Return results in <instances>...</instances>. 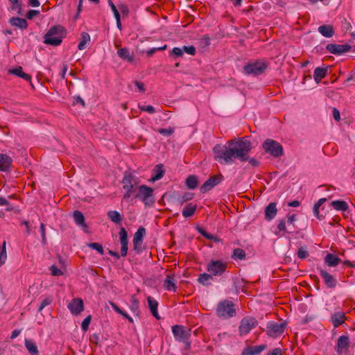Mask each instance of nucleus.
Wrapping results in <instances>:
<instances>
[{
	"instance_id": "f257e3e1",
	"label": "nucleus",
	"mask_w": 355,
	"mask_h": 355,
	"mask_svg": "<svg viewBox=\"0 0 355 355\" xmlns=\"http://www.w3.org/2000/svg\"><path fill=\"white\" fill-rule=\"evenodd\" d=\"M252 148L248 137H240L229 140L226 145L216 144L213 148L214 159L220 164H232L236 159L241 162L248 161L253 167L260 165V162L254 157L250 158L248 154Z\"/></svg>"
},
{
	"instance_id": "f03ea898",
	"label": "nucleus",
	"mask_w": 355,
	"mask_h": 355,
	"mask_svg": "<svg viewBox=\"0 0 355 355\" xmlns=\"http://www.w3.org/2000/svg\"><path fill=\"white\" fill-rule=\"evenodd\" d=\"M67 31L64 26L55 25L50 28L45 34L44 42L53 46L61 44L62 39L66 36Z\"/></svg>"
},
{
	"instance_id": "7ed1b4c3",
	"label": "nucleus",
	"mask_w": 355,
	"mask_h": 355,
	"mask_svg": "<svg viewBox=\"0 0 355 355\" xmlns=\"http://www.w3.org/2000/svg\"><path fill=\"white\" fill-rule=\"evenodd\" d=\"M121 182L123 189L125 190L123 199H128L131 194L135 192V187L138 184L139 180L132 172L125 171Z\"/></svg>"
},
{
	"instance_id": "20e7f679",
	"label": "nucleus",
	"mask_w": 355,
	"mask_h": 355,
	"mask_svg": "<svg viewBox=\"0 0 355 355\" xmlns=\"http://www.w3.org/2000/svg\"><path fill=\"white\" fill-rule=\"evenodd\" d=\"M236 311L234 304L225 300L218 303L216 308V315L223 319H229L236 315Z\"/></svg>"
},
{
	"instance_id": "39448f33",
	"label": "nucleus",
	"mask_w": 355,
	"mask_h": 355,
	"mask_svg": "<svg viewBox=\"0 0 355 355\" xmlns=\"http://www.w3.org/2000/svg\"><path fill=\"white\" fill-rule=\"evenodd\" d=\"M268 67V62L262 60H257L247 63L243 67V71L247 75L257 76L263 73Z\"/></svg>"
},
{
	"instance_id": "423d86ee",
	"label": "nucleus",
	"mask_w": 355,
	"mask_h": 355,
	"mask_svg": "<svg viewBox=\"0 0 355 355\" xmlns=\"http://www.w3.org/2000/svg\"><path fill=\"white\" fill-rule=\"evenodd\" d=\"M154 190L153 188L142 184L139 187V190L135 195V198L140 200L146 206H152L155 202Z\"/></svg>"
},
{
	"instance_id": "0eeeda50",
	"label": "nucleus",
	"mask_w": 355,
	"mask_h": 355,
	"mask_svg": "<svg viewBox=\"0 0 355 355\" xmlns=\"http://www.w3.org/2000/svg\"><path fill=\"white\" fill-rule=\"evenodd\" d=\"M297 220L296 214H288L287 219L282 218L279 220L277 230L274 232L275 235L281 236L280 232H283L284 233H293L294 232L295 225L294 222Z\"/></svg>"
},
{
	"instance_id": "6e6552de",
	"label": "nucleus",
	"mask_w": 355,
	"mask_h": 355,
	"mask_svg": "<svg viewBox=\"0 0 355 355\" xmlns=\"http://www.w3.org/2000/svg\"><path fill=\"white\" fill-rule=\"evenodd\" d=\"M262 147L266 153L274 157H280L284 155L282 146L277 141L267 139L262 144Z\"/></svg>"
},
{
	"instance_id": "1a4fd4ad",
	"label": "nucleus",
	"mask_w": 355,
	"mask_h": 355,
	"mask_svg": "<svg viewBox=\"0 0 355 355\" xmlns=\"http://www.w3.org/2000/svg\"><path fill=\"white\" fill-rule=\"evenodd\" d=\"M190 331V329H187L182 325L175 324L172 327V332L175 340L187 344L188 347L190 346V343L189 342L191 336Z\"/></svg>"
},
{
	"instance_id": "9d476101",
	"label": "nucleus",
	"mask_w": 355,
	"mask_h": 355,
	"mask_svg": "<svg viewBox=\"0 0 355 355\" xmlns=\"http://www.w3.org/2000/svg\"><path fill=\"white\" fill-rule=\"evenodd\" d=\"M286 327V324L284 322L270 321L266 325V334L270 337L276 338L284 333Z\"/></svg>"
},
{
	"instance_id": "9b49d317",
	"label": "nucleus",
	"mask_w": 355,
	"mask_h": 355,
	"mask_svg": "<svg viewBox=\"0 0 355 355\" xmlns=\"http://www.w3.org/2000/svg\"><path fill=\"white\" fill-rule=\"evenodd\" d=\"M227 267L226 263L221 260H211L207 266V270L213 276H220Z\"/></svg>"
},
{
	"instance_id": "f8f14e48",
	"label": "nucleus",
	"mask_w": 355,
	"mask_h": 355,
	"mask_svg": "<svg viewBox=\"0 0 355 355\" xmlns=\"http://www.w3.org/2000/svg\"><path fill=\"white\" fill-rule=\"evenodd\" d=\"M258 324L257 320L252 317L243 318L239 327V334L241 336L248 334L253 328Z\"/></svg>"
},
{
	"instance_id": "ddd939ff",
	"label": "nucleus",
	"mask_w": 355,
	"mask_h": 355,
	"mask_svg": "<svg viewBox=\"0 0 355 355\" xmlns=\"http://www.w3.org/2000/svg\"><path fill=\"white\" fill-rule=\"evenodd\" d=\"M223 180V176L221 174L213 175L207 179L205 183L200 187V190L201 193H205L210 191L215 186L218 185Z\"/></svg>"
},
{
	"instance_id": "4468645a",
	"label": "nucleus",
	"mask_w": 355,
	"mask_h": 355,
	"mask_svg": "<svg viewBox=\"0 0 355 355\" xmlns=\"http://www.w3.org/2000/svg\"><path fill=\"white\" fill-rule=\"evenodd\" d=\"M352 46L349 44H328L326 49L331 53L334 55H340L349 51Z\"/></svg>"
},
{
	"instance_id": "2eb2a0df",
	"label": "nucleus",
	"mask_w": 355,
	"mask_h": 355,
	"mask_svg": "<svg viewBox=\"0 0 355 355\" xmlns=\"http://www.w3.org/2000/svg\"><path fill=\"white\" fill-rule=\"evenodd\" d=\"M68 309L71 314L79 315L84 310V303L81 298H75L68 304Z\"/></svg>"
},
{
	"instance_id": "dca6fc26",
	"label": "nucleus",
	"mask_w": 355,
	"mask_h": 355,
	"mask_svg": "<svg viewBox=\"0 0 355 355\" xmlns=\"http://www.w3.org/2000/svg\"><path fill=\"white\" fill-rule=\"evenodd\" d=\"M266 345H259L256 346H247L244 348L241 355H259L266 349Z\"/></svg>"
},
{
	"instance_id": "f3484780",
	"label": "nucleus",
	"mask_w": 355,
	"mask_h": 355,
	"mask_svg": "<svg viewBox=\"0 0 355 355\" xmlns=\"http://www.w3.org/2000/svg\"><path fill=\"white\" fill-rule=\"evenodd\" d=\"M320 275L324 279L325 285L329 288H334L337 285V280L327 271L320 269Z\"/></svg>"
},
{
	"instance_id": "a211bd4d",
	"label": "nucleus",
	"mask_w": 355,
	"mask_h": 355,
	"mask_svg": "<svg viewBox=\"0 0 355 355\" xmlns=\"http://www.w3.org/2000/svg\"><path fill=\"white\" fill-rule=\"evenodd\" d=\"M349 346V338L347 336L343 335L340 336L337 340L336 351L338 354H341L344 350L348 349Z\"/></svg>"
},
{
	"instance_id": "6ab92c4d",
	"label": "nucleus",
	"mask_w": 355,
	"mask_h": 355,
	"mask_svg": "<svg viewBox=\"0 0 355 355\" xmlns=\"http://www.w3.org/2000/svg\"><path fill=\"white\" fill-rule=\"evenodd\" d=\"M12 163V158L6 154H0V170L9 171Z\"/></svg>"
},
{
	"instance_id": "aec40b11",
	"label": "nucleus",
	"mask_w": 355,
	"mask_h": 355,
	"mask_svg": "<svg viewBox=\"0 0 355 355\" xmlns=\"http://www.w3.org/2000/svg\"><path fill=\"white\" fill-rule=\"evenodd\" d=\"M73 218L76 223V224L82 227L84 230L88 228L86 223L85 218L83 214L79 210H75L73 212Z\"/></svg>"
},
{
	"instance_id": "412c9836",
	"label": "nucleus",
	"mask_w": 355,
	"mask_h": 355,
	"mask_svg": "<svg viewBox=\"0 0 355 355\" xmlns=\"http://www.w3.org/2000/svg\"><path fill=\"white\" fill-rule=\"evenodd\" d=\"M345 320L346 317L344 313L336 312L331 315L330 320L332 322L334 327L336 328L343 324Z\"/></svg>"
},
{
	"instance_id": "4be33fe9",
	"label": "nucleus",
	"mask_w": 355,
	"mask_h": 355,
	"mask_svg": "<svg viewBox=\"0 0 355 355\" xmlns=\"http://www.w3.org/2000/svg\"><path fill=\"white\" fill-rule=\"evenodd\" d=\"M277 213V209L276 207L275 202H270L266 207L265 209V218L267 220H271L276 216Z\"/></svg>"
},
{
	"instance_id": "5701e85b",
	"label": "nucleus",
	"mask_w": 355,
	"mask_h": 355,
	"mask_svg": "<svg viewBox=\"0 0 355 355\" xmlns=\"http://www.w3.org/2000/svg\"><path fill=\"white\" fill-rule=\"evenodd\" d=\"M9 23L11 26L18 27L21 29H26L28 27V22L24 18L12 17L9 19Z\"/></svg>"
},
{
	"instance_id": "b1692460",
	"label": "nucleus",
	"mask_w": 355,
	"mask_h": 355,
	"mask_svg": "<svg viewBox=\"0 0 355 355\" xmlns=\"http://www.w3.org/2000/svg\"><path fill=\"white\" fill-rule=\"evenodd\" d=\"M8 73L10 74L15 75L18 77H20L26 81L31 80V76L28 73H24L23 71L22 67L20 66L17 67L16 68H14L12 69H9Z\"/></svg>"
},
{
	"instance_id": "393cba45",
	"label": "nucleus",
	"mask_w": 355,
	"mask_h": 355,
	"mask_svg": "<svg viewBox=\"0 0 355 355\" xmlns=\"http://www.w3.org/2000/svg\"><path fill=\"white\" fill-rule=\"evenodd\" d=\"M318 32L325 37H331L335 33L333 26L329 24L319 26Z\"/></svg>"
},
{
	"instance_id": "a878e982",
	"label": "nucleus",
	"mask_w": 355,
	"mask_h": 355,
	"mask_svg": "<svg viewBox=\"0 0 355 355\" xmlns=\"http://www.w3.org/2000/svg\"><path fill=\"white\" fill-rule=\"evenodd\" d=\"M147 301H148V306H149V309L150 310L152 315L156 319H159L160 317L159 316L158 312H157L158 302H157V300L153 299L152 297L148 296L147 297Z\"/></svg>"
},
{
	"instance_id": "bb28decb",
	"label": "nucleus",
	"mask_w": 355,
	"mask_h": 355,
	"mask_svg": "<svg viewBox=\"0 0 355 355\" xmlns=\"http://www.w3.org/2000/svg\"><path fill=\"white\" fill-rule=\"evenodd\" d=\"M327 74V67H317L314 70L313 78L317 83L326 77Z\"/></svg>"
},
{
	"instance_id": "cd10ccee",
	"label": "nucleus",
	"mask_w": 355,
	"mask_h": 355,
	"mask_svg": "<svg viewBox=\"0 0 355 355\" xmlns=\"http://www.w3.org/2000/svg\"><path fill=\"white\" fill-rule=\"evenodd\" d=\"M164 287L167 291H173L176 292L177 286L175 283V279L173 275H168L164 282Z\"/></svg>"
},
{
	"instance_id": "c85d7f7f",
	"label": "nucleus",
	"mask_w": 355,
	"mask_h": 355,
	"mask_svg": "<svg viewBox=\"0 0 355 355\" xmlns=\"http://www.w3.org/2000/svg\"><path fill=\"white\" fill-rule=\"evenodd\" d=\"M340 261L339 257L331 253H328L324 257V262L331 267L336 266Z\"/></svg>"
},
{
	"instance_id": "c756f323",
	"label": "nucleus",
	"mask_w": 355,
	"mask_h": 355,
	"mask_svg": "<svg viewBox=\"0 0 355 355\" xmlns=\"http://www.w3.org/2000/svg\"><path fill=\"white\" fill-rule=\"evenodd\" d=\"M163 165L159 164L155 166V168L153 171V175L151 176L150 180L152 182H155L159 179H161L164 173V171L162 169Z\"/></svg>"
},
{
	"instance_id": "7c9ffc66",
	"label": "nucleus",
	"mask_w": 355,
	"mask_h": 355,
	"mask_svg": "<svg viewBox=\"0 0 355 355\" xmlns=\"http://www.w3.org/2000/svg\"><path fill=\"white\" fill-rule=\"evenodd\" d=\"M130 309L133 313V314L136 316H139L140 310H139V302L135 295H132Z\"/></svg>"
},
{
	"instance_id": "2f4dec72",
	"label": "nucleus",
	"mask_w": 355,
	"mask_h": 355,
	"mask_svg": "<svg viewBox=\"0 0 355 355\" xmlns=\"http://www.w3.org/2000/svg\"><path fill=\"white\" fill-rule=\"evenodd\" d=\"M327 200L325 198H320L313 206V214L319 220H322L324 218V214H320L319 209Z\"/></svg>"
},
{
	"instance_id": "473e14b6",
	"label": "nucleus",
	"mask_w": 355,
	"mask_h": 355,
	"mask_svg": "<svg viewBox=\"0 0 355 355\" xmlns=\"http://www.w3.org/2000/svg\"><path fill=\"white\" fill-rule=\"evenodd\" d=\"M24 345L31 355H39L37 347L33 341L28 339H25Z\"/></svg>"
},
{
	"instance_id": "72a5a7b5",
	"label": "nucleus",
	"mask_w": 355,
	"mask_h": 355,
	"mask_svg": "<svg viewBox=\"0 0 355 355\" xmlns=\"http://www.w3.org/2000/svg\"><path fill=\"white\" fill-rule=\"evenodd\" d=\"M197 209L196 205H193L192 203L188 204L182 210V216L184 218H189L192 216Z\"/></svg>"
},
{
	"instance_id": "f704fd0d",
	"label": "nucleus",
	"mask_w": 355,
	"mask_h": 355,
	"mask_svg": "<svg viewBox=\"0 0 355 355\" xmlns=\"http://www.w3.org/2000/svg\"><path fill=\"white\" fill-rule=\"evenodd\" d=\"M331 206H332L337 211H347L349 208L347 203L343 200H334L331 202Z\"/></svg>"
},
{
	"instance_id": "c9c22d12",
	"label": "nucleus",
	"mask_w": 355,
	"mask_h": 355,
	"mask_svg": "<svg viewBox=\"0 0 355 355\" xmlns=\"http://www.w3.org/2000/svg\"><path fill=\"white\" fill-rule=\"evenodd\" d=\"M117 54L121 59L127 60L129 62H132L133 60V57L130 55V51L128 48L124 47L119 49Z\"/></svg>"
},
{
	"instance_id": "e433bc0d",
	"label": "nucleus",
	"mask_w": 355,
	"mask_h": 355,
	"mask_svg": "<svg viewBox=\"0 0 355 355\" xmlns=\"http://www.w3.org/2000/svg\"><path fill=\"white\" fill-rule=\"evenodd\" d=\"M119 237L121 247H128V233L124 227H121L119 231Z\"/></svg>"
},
{
	"instance_id": "4c0bfd02",
	"label": "nucleus",
	"mask_w": 355,
	"mask_h": 355,
	"mask_svg": "<svg viewBox=\"0 0 355 355\" xmlns=\"http://www.w3.org/2000/svg\"><path fill=\"white\" fill-rule=\"evenodd\" d=\"M198 181L196 175H189L186 179V185L190 189H194L198 187Z\"/></svg>"
},
{
	"instance_id": "58836bf2",
	"label": "nucleus",
	"mask_w": 355,
	"mask_h": 355,
	"mask_svg": "<svg viewBox=\"0 0 355 355\" xmlns=\"http://www.w3.org/2000/svg\"><path fill=\"white\" fill-rule=\"evenodd\" d=\"M90 41V35L86 33L83 32L81 33L80 42L78 44V49L83 50L86 47V44Z\"/></svg>"
},
{
	"instance_id": "ea45409f",
	"label": "nucleus",
	"mask_w": 355,
	"mask_h": 355,
	"mask_svg": "<svg viewBox=\"0 0 355 355\" xmlns=\"http://www.w3.org/2000/svg\"><path fill=\"white\" fill-rule=\"evenodd\" d=\"M212 279V275L211 274L202 273L199 275L198 281L204 286H208L211 284L209 281Z\"/></svg>"
},
{
	"instance_id": "a19ab883",
	"label": "nucleus",
	"mask_w": 355,
	"mask_h": 355,
	"mask_svg": "<svg viewBox=\"0 0 355 355\" xmlns=\"http://www.w3.org/2000/svg\"><path fill=\"white\" fill-rule=\"evenodd\" d=\"M146 235V229L143 227H139L137 230V231L134 234L133 241H135V243H137V242H143V238Z\"/></svg>"
},
{
	"instance_id": "79ce46f5",
	"label": "nucleus",
	"mask_w": 355,
	"mask_h": 355,
	"mask_svg": "<svg viewBox=\"0 0 355 355\" xmlns=\"http://www.w3.org/2000/svg\"><path fill=\"white\" fill-rule=\"evenodd\" d=\"M108 218L115 223H120L122 220L121 214L116 211H110L107 213Z\"/></svg>"
},
{
	"instance_id": "37998d69",
	"label": "nucleus",
	"mask_w": 355,
	"mask_h": 355,
	"mask_svg": "<svg viewBox=\"0 0 355 355\" xmlns=\"http://www.w3.org/2000/svg\"><path fill=\"white\" fill-rule=\"evenodd\" d=\"M193 196L194 194L193 193L186 192L182 196L178 198V201L180 204L182 205L183 203L192 200Z\"/></svg>"
},
{
	"instance_id": "c03bdc74",
	"label": "nucleus",
	"mask_w": 355,
	"mask_h": 355,
	"mask_svg": "<svg viewBox=\"0 0 355 355\" xmlns=\"http://www.w3.org/2000/svg\"><path fill=\"white\" fill-rule=\"evenodd\" d=\"M245 255H246L245 252L243 249L236 248L233 251L232 257L242 260L245 258Z\"/></svg>"
},
{
	"instance_id": "a18cd8bd",
	"label": "nucleus",
	"mask_w": 355,
	"mask_h": 355,
	"mask_svg": "<svg viewBox=\"0 0 355 355\" xmlns=\"http://www.w3.org/2000/svg\"><path fill=\"white\" fill-rule=\"evenodd\" d=\"M197 230L205 238L211 241H217V238L216 236L206 232L202 227H198Z\"/></svg>"
},
{
	"instance_id": "49530a36",
	"label": "nucleus",
	"mask_w": 355,
	"mask_h": 355,
	"mask_svg": "<svg viewBox=\"0 0 355 355\" xmlns=\"http://www.w3.org/2000/svg\"><path fill=\"white\" fill-rule=\"evenodd\" d=\"M6 241H3L2 246H1V250L0 252V267L5 263L6 260L7 259V254H6Z\"/></svg>"
},
{
	"instance_id": "de8ad7c7",
	"label": "nucleus",
	"mask_w": 355,
	"mask_h": 355,
	"mask_svg": "<svg viewBox=\"0 0 355 355\" xmlns=\"http://www.w3.org/2000/svg\"><path fill=\"white\" fill-rule=\"evenodd\" d=\"M87 246L92 250H96L101 255L104 253L102 245L98 243H89L87 244Z\"/></svg>"
},
{
	"instance_id": "09e8293b",
	"label": "nucleus",
	"mask_w": 355,
	"mask_h": 355,
	"mask_svg": "<svg viewBox=\"0 0 355 355\" xmlns=\"http://www.w3.org/2000/svg\"><path fill=\"white\" fill-rule=\"evenodd\" d=\"M91 320H92V315H89L82 322L81 328L84 332H86L88 330L89 325L91 322Z\"/></svg>"
},
{
	"instance_id": "8fccbe9b",
	"label": "nucleus",
	"mask_w": 355,
	"mask_h": 355,
	"mask_svg": "<svg viewBox=\"0 0 355 355\" xmlns=\"http://www.w3.org/2000/svg\"><path fill=\"white\" fill-rule=\"evenodd\" d=\"M157 132L165 137H168L173 134L174 128L171 127L168 128H159Z\"/></svg>"
},
{
	"instance_id": "3c124183",
	"label": "nucleus",
	"mask_w": 355,
	"mask_h": 355,
	"mask_svg": "<svg viewBox=\"0 0 355 355\" xmlns=\"http://www.w3.org/2000/svg\"><path fill=\"white\" fill-rule=\"evenodd\" d=\"M297 257L301 259H304L309 256V252L306 247H301L297 250Z\"/></svg>"
},
{
	"instance_id": "603ef678",
	"label": "nucleus",
	"mask_w": 355,
	"mask_h": 355,
	"mask_svg": "<svg viewBox=\"0 0 355 355\" xmlns=\"http://www.w3.org/2000/svg\"><path fill=\"white\" fill-rule=\"evenodd\" d=\"M170 54H171V55H173L175 58L182 57L184 55L182 49L179 48V47H174L172 49V51H171Z\"/></svg>"
},
{
	"instance_id": "864d4df0",
	"label": "nucleus",
	"mask_w": 355,
	"mask_h": 355,
	"mask_svg": "<svg viewBox=\"0 0 355 355\" xmlns=\"http://www.w3.org/2000/svg\"><path fill=\"white\" fill-rule=\"evenodd\" d=\"M182 50L183 53L185 52L191 55H194L196 52V48L193 46H183Z\"/></svg>"
},
{
	"instance_id": "5fc2aeb1",
	"label": "nucleus",
	"mask_w": 355,
	"mask_h": 355,
	"mask_svg": "<svg viewBox=\"0 0 355 355\" xmlns=\"http://www.w3.org/2000/svg\"><path fill=\"white\" fill-rule=\"evenodd\" d=\"M139 108L141 111L147 112L149 114H153L155 112V109L152 105H139Z\"/></svg>"
},
{
	"instance_id": "6e6d98bb",
	"label": "nucleus",
	"mask_w": 355,
	"mask_h": 355,
	"mask_svg": "<svg viewBox=\"0 0 355 355\" xmlns=\"http://www.w3.org/2000/svg\"><path fill=\"white\" fill-rule=\"evenodd\" d=\"M52 302V299L51 297H46L43 300L38 307V311L40 312L46 306L49 305Z\"/></svg>"
},
{
	"instance_id": "4d7b16f0",
	"label": "nucleus",
	"mask_w": 355,
	"mask_h": 355,
	"mask_svg": "<svg viewBox=\"0 0 355 355\" xmlns=\"http://www.w3.org/2000/svg\"><path fill=\"white\" fill-rule=\"evenodd\" d=\"M50 270L51 272L52 275L53 276H59L63 274L62 271L58 268L55 266H52L50 268Z\"/></svg>"
},
{
	"instance_id": "13d9d810",
	"label": "nucleus",
	"mask_w": 355,
	"mask_h": 355,
	"mask_svg": "<svg viewBox=\"0 0 355 355\" xmlns=\"http://www.w3.org/2000/svg\"><path fill=\"white\" fill-rule=\"evenodd\" d=\"M10 8L12 10H17V13L21 15V3L19 0H17V3H12Z\"/></svg>"
},
{
	"instance_id": "bf43d9fd",
	"label": "nucleus",
	"mask_w": 355,
	"mask_h": 355,
	"mask_svg": "<svg viewBox=\"0 0 355 355\" xmlns=\"http://www.w3.org/2000/svg\"><path fill=\"white\" fill-rule=\"evenodd\" d=\"M108 3H109V6H110L112 12H113L114 17L119 16L120 13L118 11V10H117L116 7L115 6V5L114 4V3L112 2V0H108Z\"/></svg>"
},
{
	"instance_id": "052dcab7",
	"label": "nucleus",
	"mask_w": 355,
	"mask_h": 355,
	"mask_svg": "<svg viewBox=\"0 0 355 355\" xmlns=\"http://www.w3.org/2000/svg\"><path fill=\"white\" fill-rule=\"evenodd\" d=\"M201 45L204 46H209L210 45V37L209 35H203L200 40Z\"/></svg>"
},
{
	"instance_id": "680f3d73",
	"label": "nucleus",
	"mask_w": 355,
	"mask_h": 355,
	"mask_svg": "<svg viewBox=\"0 0 355 355\" xmlns=\"http://www.w3.org/2000/svg\"><path fill=\"white\" fill-rule=\"evenodd\" d=\"M341 26L343 29L345 31H349L352 28V24L349 21L347 20V19H343L341 22Z\"/></svg>"
},
{
	"instance_id": "e2e57ef3",
	"label": "nucleus",
	"mask_w": 355,
	"mask_h": 355,
	"mask_svg": "<svg viewBox=\"0 0 355 355\" xmlns=\"http://www.w3.org/2000/svg\"><path fill=\"white\" fill-rule=\"evenodd\" d=\"M39 14H40L39 10H30L26 13V17L28 19H32L34 17V16L38 15Z\"/></svg>"
},
{
	"instance_id": "0e129e2a",
	"label": "nucleus",
	"mask_w": 355,
	"mask_h": 355,
	"mask_svg": "<svg viewBox=\"0 0 355 355\" xmlns=\"http://www.w3.org/2000/svg\"><path fill=\"white\" fill-rule=\"evenodd\" d=\"M40 230L42 235V241L44 244H46L45 226L44 223L40 224Z\"/></svg>"
},
{
	"instance_id": "69168bd1",
	"label": "nucleus",
	"mask_w": 355,
	"mask_h": 355,
	"mask_svg": "<svg viewBox=\"0 0 355 355\" xmlns=\"http://www.w3.org/2000/svg\"><path fill=\"white\" fill-rule=\"evenodd\" d=\"M110 304L117 313L122 315L125 313V311L121 309L115 303L110 302Z\"/></svg>"
},
{
	"instance_id": "338daca9",
	"label": "nucleus",
	"mask_w": 355,
	"mask_h": 355,
	"mask_svg": "<svg viewBox=\"0 0 355 355\" xmlns=\"http://www.w3.org/2000/svg\"><path fill=\"white\" fill-rule=\"evenodd\" d=\"M119 8L121 11V12L123 15H128V13H129V9L128 8L127 6L124 5V4H121L119 6Z\"/></svg>"
},
{
	"instance_id": "774afa93",
	"label": "nucleus",
	"mask_w": 355,
	"mask_h": 355,
	"mask_svg": "<svg viewBox=\"0 0 355 355\" xmlns=\"http://www.w3.org/2000/svg\"><path fill=\"white\" fill-rule=\"evenodd\" d=\"M134 84L140 92H145V90H146L145 85L143 83L135 80V81H134Z\"/></svg>"
}]
</instances>
